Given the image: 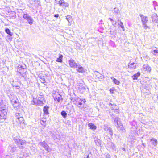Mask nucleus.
Listing matches in <instances>:
<instances>
[{
    "mask_svg": "<svg viewBox=\"0 0 158 158\" xmlns=\"http://www.w3.org/2000/svg\"><path fill=\"white\" fill-rule=\"evenodd\" d=\"M78 92L80 94H82L85 91L87 90H88V89L86 85L82 81V82L78 83Z\"/></svg>",
    "mask_w": 158,
    "mask_h": 158,
    "instance_id": "obj_1",
    "label": "nucleus"
},
{
    "mask_svg": "<svg viewBox=\"0 0 158 158\" xmlns=\"http://www.w3.org/2000/svg\"><path fill=\"white\" fill-rule=\"evenodd\" d=\"M23 17L24 19L27 21L28 23L29 24L31 25L33 24L34 19L32 18L27 13H24L23 15Z\"/></svg>",
    "mask_w": 158,
    "mask_h": 158,
    "instance_id": "obj_2",
    "label": "nucleus"
},
{
    "mask_svg": "<svg viewBox=\"0 0 158 158\" xmlns=\"http://www.w3.org/2000/svg\"><path fill=\"white\" fill-rule=\"evenodd\" d=\"M7 111L6 109L1 108L0 109V118L5 119L6 118Z\"/></svg>",
    "mask_w": 158,
    "mask_h": 158,
    "instance_id": "obj_3",
    "label": "nucleus"
},
{
    "mask_svg": "<svg viewBox=\"0 0 158 158\" xmlns=\"http://www.w3.org/2000/svg\"><path fill=\"white\" fill-rule=\"evenodd\" d=\"M45 101H41L39 99H33L31 101V104L35 105L42 106Z\"/></svg>",
    "mask_w": 158,
    "mask_h": 158,
    "instance_id": "obj_4",
    "label": "nucleus"
},
{
    "mask_svg": "<svg viewBox=\"0 0 158 158\" xmlns=\"http://www.w3.org/2000/svg\"><path fill=\"white\" fill-rule=\"evenodd\" d=\"M68 62L70 67L73 69H76V68H77V65L79 64L76 63L75 60L72 58L68 60Z\"/></svg>",
    "mask_w": 158,
    "mask_h": 158,
    "instance_id": "obj_5",
    "label": "nucleus"
},
{
    "mask_svg": "<svg viewBox=\"0 0 158 158\" xmlns=\"http://www.w3.org/2000/svg\"><path fill=\"white\" fill-rule=\"evenodd\" d=\"M26 67L25 65H24V66H23L22 65L19 64L16 69V71L20 74L23 72H25L24 71L26 70L27 69L25 68Z\"/></svg>",
    "mask_w": 158,
    "mask_h": 158,
    "instance_id": "obj_6",
    "label": "nucleus"
},
{
    "mask_svg": "<svg viewBox=\"0 0 158 158\" xmlns=\"http://www.w3.org/2000/svg\"><path fill=\"white\" fill-rule=\"evenodd\" d=\"M139 16L141 18L142 25H145L148 20V18L147 16H144L141 14H139Z\"/></svg>",
    "mask_w": 158,
    "mask_h": 158,
    "instance_id": "obj_7",
    "label": "nucleus"
},
{
    "mask_svg": "<svg viewBox=\"0 0 158 158\" xmlns=\"http://www.w3.org/2000/svg\"><path fill=\"white\" fill-rule=\"evenodd\" d=\"M40 145L44 148L47 151L50 152L51 150V149L49 147L48 145L44 141L41 142L40 143Z\"/></svg>",
    "mask_w": 158,
    "mask_h": 158,
    "instance_id": "obj_8",
    "label": "nucleus"
},
{
    "mask_svg": "<svg viewBox=\"0 0 158 158\" xmlns=\"http://www.w3.org/2000/svg\"><path fill=\"white\" fill-rule=\"evenodd\" d=\"M76 69L77 71L79 73H84L85 72V69L83 67L79 64Z\"/></svg>",
    "mask_w": 158,
    "mask_h": 158,
    "instance_id": "obj_9",
    "label": "nucleus"
},
{
    "mask_svg": "<svg viewBox=\"0 0 158 158\" xmlns=\"http://www.w3.org/2000/svg\"><path fill=\"white\" fill-rule=\"evenodd\" d=\"M138 66V64L137 63H135L134 62L132 63L130 62L128 65V67L132 69H136Z\"/></svg>",
    "mask_w": 158,
    "mask_h": 158,
    "instance_id": "obj_10",
    "label": "nucleus"
},
{
    "mask_svg": "<svg viewBox=\"0 0 158 158\" xmlns=\"http://www.w3.org/2000/svg\"><path fill=\"white\" fill-rule=\"evenodd\" d=\"M14 140L15 143L18 144L23 145L25 143V142L24 141L18 138H15Z\"/></svg>",
    "mask_w": 158,
    "mask_h": 158,
    "instance_id": "obj_11",
    "label": "nucleus"
},
{
    "mask_svg": "<svg viewBox=\"0 0 158 158\" xmlns=\"http://www.w3.org/2000/svg\"><path fill=\"white\" fill-rule=\"evenodd\" d=\"M60 6H64L65 7H68L69 4L68 3L66 2L63 0H60L58 2V3Z\"/></svg>",
    "mask_w": 158,
    "mask_h": 158,
    "instance_id": "obj_12",
    "label": "nucleus"
},
{
    "mask_svg": "<svg viewBox=\"0 0 158 158\" xmlns=\"http://www.w3.org/2000/svg\"><path fill=\"white\" fill-rule=\"evenodd\" d=\"M152 21L153 22L157 23L158 21V16L156 13L153 14L152 16Z\"/></svg>",
    "mask_w": 158,
    "mask_h": 158,
    "instance_id": "obj_13",
    "label": "nucleus"
},
{
    "mask_svg": "<svg viewBox=\"0 0 158 158\" xmlns=\"http://www.w3.org/2000/svg\"><path fill=\"white\" fill-rule=\"evenodd\" d=\"M11 102L14 107H17L20 105V103L17 100H17L12 99L11 101Z\"/></svg>",
    "mask_w": 158,
    "mask_h": 158,
    "instance_id": "obj_14",
    "label": "nucleus"
},
{
    "mask_svg": "<svg viewBox=\"0 0 158 158\" xmlns=\"http://www.w3.org/2000/svg\"><path fill=\"white\" fill-rule=\"evenodd\" d=\"M114 123L115 124H116L117 127H121L122 126V123H121L120 119L119 118H115L114 120Z\"/></svg>",
    "mask_w": 158,
    "mask_h": 158,
    "instance_id": "obj_15",
    "label": "nucleus"
},
{
    "mask_svg": "<svg viewBox=\"0 0 158 158\" xmlns=\"http://www.w3.org/2000/svg\"><path fill=\"white\" fill-rule=\"evenodd\" d=\"M5 31L6 33L8 35L9 37H11L12 36L13 33L8 28L6 27L5 29Z\"/></svg>",
    "mask_w": 158,
    "mask_h": 158,
    "instance_id": "obj_16",
    "label": "nucleus"
},
{
    "mask_svg": "<svg viewBox=\"0 0 158 158\" xmlns=\"http://www.w3.org/2000/svg\"><path fill=\"white\" fill-rule=\"evenodd\" d=\"M140 72L139 71L138 72L134 74L132 76L133 80H137L138 77L140 76Z\"/></svg>",
    "mask_w": 158,
    "mask_h": 158,
    "instance_id": "obj_17",
    "label": "nucleus"
},
{
    "mask_svg": "<svg viewBox=\"0 0 158 158\" xmlns=\"http://www.w3.org/2000/svg\"><path fill=\"white\" fill-rule=\"evenodd\" d=\"M3 86L4 90L5 91H6V92L10 91L11 88L9 85L5 83L4 84Z\"/></svg>",
    "mask_w": 158,
    "mask_h": 158,
    "instance_id": "obj_18",
    "label": "nucleus"
},
{
    "mask_svg": "<svg viewBox=\"0 0 158 158\" xmlns=\"http://www.w3.org/2000/svg\"><path fill=\"white\" fill-rule=\"evenodd\" d=\"M88 126L90 129L93 130H94L97 128L96 126L92 123H89Z\"/></svg>",
    "mask_w": 158,
    "mask_h": 158,
    "instance_id": "obj_19",
    "label": "nucleus"
},
{
    "mask_svg": "<svg viewBox=\"0 0 158 158\" xmlns=\"http://www.w3.org/2000/svg\"><path fill=\"white\" fill-rule=\"evenodd\" d=\"M54 99H62V96L58 92L53 94Z\"/></svg>",
    "mask_w": 158,
    "mask_h": 158,
    "instance_id": "obj_20",
    "label": "nucleus"
},
{
    "mask_svg": "<svg viewBox=\"0 0 158 158\" xmlns=\"http://www.w3.org/2000/svg\"><path fill=\"white\" fill-rule=\"evenodd\" d=\"M66 19L69 23V25H70L72 20V16L70 15H68L66 16Z\"/></svg>",
    "mask_w": 158,
    "mask_h": 158,
    "instance_id": "obj_21",
    "label": "nucleus"
},
{
    "mask_svg": "<svg viewBox=\"0 0 158 158\" xmlns=\"http://www.w3.org/2000/svg\"><path fill=\"white\" fill-rule=\"evenodd\" d=\"M143 68L145 69L148 72H150L151 70V67L148 64H144L143 66Z\"/></svg>",
    "mask_w": 158,
    "mask_h": 158,
    "instance_id": "obj_22",
    "label": "nucleus"
},
{
    "mask_svg": "<svg viewBox=\"0 0 158 158\" xmlns=\"http://www.w3.org/2000/svg\"><path fill=\"white\" fill-rule=\"evenodd\" d=\"M49 107L47 106H45L43 108V111L45 114L48 115L49 114L48 112Z\"/></svg>",
    "mask_w": 158,
    "mask_h": 158,
    "instance_id": "obj_23",
    "label": "nucleus"
},
{
    "mask_svg": "<svg viewBox=\"0 0 158 158\" xmlns=\"http://www.w3.org/2000/svg\"><path fill=\"white\" fill-rule=\"evenodd\" d=\"M112 80L113 83L117 85H119L120 82L118 80L113 77H112L110 78Z\"/></svg>",
    "mask_w": 158,
    "mask_h": 158,
    "instance_id": "obj_24",
    "label": "nucleus"
},
{
    "mask_svg": "<svg viewBox=\"0 0 158 158\" xmlns=\"http://www.w3.org/2000/svg\"><path fill=\"white\" fill-rule=\"evenodd\" d=\"M25 72H23L22 73H21V74H20V75L23 77L24 79L26 80L27 79V75L28 73L27 72V70H25V71H24Z\"/></svg>",
    "mask_w": 158,
    "mask_h": 158,
    "instance_id": "obj_25",
    "label": "nucleus"
},
{
    "mask_svg": "<svg viewBox=\"0 0 158 158\" xmlns=\"http://www.w3.org/2000/svg\"><path fill=\"white\" fill-rule=\"evenodd\" d=\"M63 56L62 54H60L58 57L56 59V61L58 62L61 63L63 61Z\"/></svg>",
    "mask_w": 158,
    "mask_h": 158,
    "instance_id": "obj_26",
    "label": "nucleus"
},
{
    "mask_svg": "<svg viewBox=\"0 0 158 158\" xmlns=\"http://www.w3.org/2000/svg\"><path fill=\"white\" fill-rule=\"evenodd\" d=\"M77 100L78 101H77L75 103L76 104L77 106L81 105L82 104V102H84L81 99H77Z\"/></svg>",
    "mask_w": 158,
    "mask_h": 158,
    "instance_id": "obj_27",
    "label": "nucleus"
},
{
    "mask_svg": "<svg viewBox=\"0 0 158 158\" xmlns=\"http://www.w3.org/2000/svg\"><path fill=\"white\" fill-rule=\"evenodd\" d=\"M18 120L20 124L24 123V120L23 118L22 117H20L18 118Z\"/></svg>",
    "mask_w": 158,
    "mask_h": 158,
    "instance_id": "obj_28",
    "label": "nucleus"
},
{
    "mask_svg": "<svg viewBox=\"0 0 158 158\" xmlns=\"http://www.w3.org/2000/svg\"><path fill=\"white\" fill-rule=\"evenodd\" d=\"M118 25L124 31V26L123 25V23L121 21H120L119 23H118Z\"/></svg>",
    "mask_w": 158,
    "mask_h": 158,
    "instance_id": "obj_29",
    "label": "nucleus"
},
{
    "mask_svg": "<svg viewBox=\"0 0 158 158\" xmlns=\"http://www.w3.org/2000/svg\"><path fill=\"white\" fill-rule=\"evenodd\" d=\"M113 11H114V13L115 14H118L120 12L119 10L118 9V8L115 7L114 8Z\"/></svg>",
    "mask_w": 158,
    "mask_h": 158,
    "instance_id": "obj_30",
    "label": "nucleus"
},
{
    "mask_svg": "<svg viewBox=\"0 0 158 158\" xmlns=\"http://www.w3.org/2000/svg\"><path fill=\"white\" fill-rule=\"evenodd\" d=\"M109 44L111 46L113 47H115V42L113 41L110 40V41L109 42Z\"/></svg>",
    "mask_w": 158,
    "mask_h": 158,
    "instance_id": "obj_31",
    "label": "nucleus"
},
{
    "mask_svg": "<svg viewBox=\"0 0 158 158\" xmlns=\"http://www.w3.org/2000/svg\"><path fill=\"white\" fill-rule=\"evenodd\" d=\"M151 140L152 141V143L154 146H156L157 144V140L156 139H152Z\"/></svg>",
    "mask_w": 158,
    "mask_h": 158,
    "instance_id": "obj_32",
    "label": "nucleus"
},
{
    "mask_svg": "<svg viewBox=\"0 0 158 158\" xmlns=\"http://www.w3.org/2000/svg\"><path fill=\"white\" fill-rule=\"evenodd\" d=\"M110 33L112 35L114 36L116 34V31L113 30V31H111L110 30Z\"/></svg>",
    "mask_w": 158,
    "mask_h": 158,
    "instance_id": "obj_33",
    "label": "nucleus"
},
{
    "mask_svg": "<svg viewBox=\"0 0 158 158\" xmlns=\"http://www.w3.org/2000/svg\"><path fill=\"white\" fill-rule=\"evenodd\" d=\"M61 114L64 118H65L66 117L67 113L65 111H63L61 112Z\"/></svg>",
    "mask_w": 158,
    "mask_h": 158,
    "instance_id": "obj_34",
    "label": "nucleus"
},
{
    "mask_svg": "<svg viewBox=\"0 0 158 158\" xmlns=\"http://www.w3.org/2000/svg\"><path fill=\"white\" fill-rule=\"evenodd\" d=\"M96 73L95 74L96 77L99 78H100V77H101V75L100 74H99L96 71H95Z\"/></svg>",
    "mask_w": 158,
    "mask_h": 158,
    "instance_id": "obj_35",
    "label": "nucleus"
},
{
    "mask_svg": "<svg viewBox=\"0 0 158 158\" xmlns=\"http://www.w3.org/2000/svg\"><path fill=\"white\" fill-rule=\"evenodd\" d=\"M113 106H114V108L113 107H111L112 110H118V108L117 106H116V105H113Z\"/></svg>",
    "mask_w": 158,
    "mask_h": 158,
    "instance_id": "obj_36",
    "label": "nucleus"
},
{
    "mask_svg": "<svg viewBox=\"0 0 158 158\" xmlns=\"http://www.w3.org/2000/svg\"><path fill=\"white\" fill-rule=\"evenodd\" d=\"M34 2L35 3H37L38 4V5L41 6L40 5V2L39 0H35Z\"/></svg>",
    "mask_w": 158,
    "mask_h": 158,
    "instance_id": "obj_37",
    "label": "nucleus"
},
{
    "mask_svg": "<svg viewBox=\"0 0 158 158\" xmlns=\"http://www.w3.org/2000/svg\"><path fill=\"white\" fill-rule=\"evenodd\" d=\"M152 3H153V5L154 6V7L158 6L157 2L156 1H153L152 2Z\"/></svg>",
    "mask_w": 158,
    "mask_h": 158,
    "instance_id": "obj_38",
    "label": "nucleus"
},
{
    "mask_svg": "<svg viewBox=\"0 0 158 158\" xmlns=\"http://www.w3.org/2000/svg\"><path fill=\"white\" fill-rule=\"evenodd\" d=\"M143 89L141 90V92H143L144 93H146V91L147 90V89L145 88V86H143Z\"/></svg>",
    "mask_w": 158,
    "mask_h": 158,
    "instance_id": "obj_39",
    "label": "nucleus"
},
{
    "mask_svg": "<svg viewBox=\"0 0 158 158\" xmlns=\"http://www.w3.org/2000/svg\"><path fill=\"white\" fill-rule=\"evenodd\" d=\"M115 90V89L114 88H110L109 90V91L110 93L113 94L114 93V91Z\"/></svg>",
    "mask_w": 158,
    "mask_h": 158,
    "instance_id": "obj_40",
    "label": "nucleus"
},
{
    "mask_svg": "<svg viewBox=\"0 0 158 158\" xmlns=\"http://www.w3.org/2000/svg\"><path fill=\"white\" fill-rule=\"evenodd\" d=\"M20 87H21V85L19 86V85H15V87H14V88L13 89H19L20 88Z\"/></svg>",
    "mask_w": 158,
    "mask_h": 158,
    "instance_id": "obj_41",
    "label": "nucleus"
},
{
    "mask_svg": "<svg viewBox=\"0 0 158 158\" xmlns=\"http://www.w3.org/2000/svg\"><path fill=\"white\" fill-rule=\"evenodd\" d=\"M16 116L17 117V118L18 119V118L19 117H21V114L20 113H16Z\"/></svg>",
    "mask_w": 158,
    "mask_h": 158,
    "instance_id": "obj_42",
    "label": "nucleus"
},
{
    "mask_svg": "<svg viewBox=\"0 0 158 158\" xmlns=\"http://www.w3.org/2000/svg\"><path fill=\"white\" fill-rule=\"evenodd\" d=\"M144 28L145 29H146L147 28H149V27L147 25L146 23H145V25H143Z\"/></svg>",
    "mask_w": 158,
    "mask_h": 158,
    "instance_id": "obj_43",
    "label": "nucleus"
},
{
    "mask_svg": "<svg viewBox=\"0 0 158 158\" xmlns=\"http://www.w3.org/2000/svg\"><path fill=\"white\" fill-rule=\"evenodd\" d=\"M40 122L41 124L45 123L46 122V120L45 119H44V120H41L40 121Z\"/></svg>",
    "mask_w": 158,
    "mask_h": 158,
    "instance_id": "obj_44",
    "label": "nucleus"
},
{
    "mask_svg": "<svg viewBox=\"0 0 158 158\" xmlns=\"http://www.w3.org/2000/svg\"><path fill=\"white\" fill-rule=\"evenodd\" d=\"M117 22H115L114 21V22H112V25L114 27H116V24H117Z\"/></svg>",
    "mask_w": 158,
    "mask_h": 158,
    "instance_id": "obj_45",
    "label": "nucleus"
},
{
    "mask_svg": "<svg viewBox=\"0 0 158 158\" xmlns=\"http://www.w3.org/2000/svg\"><path fill=\"white\" fill-rule=\"evenodd\" d=\"M102 21H103L102 20H100V22L99 23V24L100 27H102V24H103V23H102Z\"/></svg>",
    "mask_w": 158,
    "mask_h": 158,
    "instance_id": "obj_46",
    "label": "nucleus"
},
{
    "mask_svg": "<svg viewBox=\"0 0 158 158\" xmlns=\"http://www.w3.org/2000/svg\"><path fill=\"white\" fill-rule=\"evenodd\" d=\"M14 81L13 80V81H12V83H11L12 86L13 87V88H14V87H15V85H16L15 84H14Z\"/></svg>",
    "mask_w": 158,
    "mask_h": 158,
    "instance_id": "obj_47",
    "label": "nucleus"
},
{
    "mask_svg": "<svg viewBox=\"0 0 158 158\" xmlns=\"http://www.w3.org/2000/svg\"><path fill=\"white\" fill-rule=\"evenodd\" d=\"M143 57H145L147 59H148L149 58V57L148 55H144Z\"/></svg>",
    "mask_w": 158,
    "mask_h": 158,
    "instance_id": "obj_48",
    "label": "nucleus"
},
{
    "mask_svg": "<svg viewBox=\"0 0 158 158\" xmlns=\"http://www.w3.org/2000/svg\"><path fill=\"white\" fill-rule=\"evenodd\" d=\"M54 17L56 18H58L59 17V15L58 14H55L54 15Z\"/></svg>",
    "mask_w": 158,
    "mask_h": 158,
    "instance_id": "obj_49",
    "label": "nucleus"
},
{
    "mask_svg": "<svg viewBox=\"0 0 158 158\" xmlns=\"http://www.w3.org/2000/svg\"><path fill=\"white\" fill-rule=\"evenodd\" d=\"M109 19L111 22L112 23L113 22H114V21L112 19L109 18Z\"/></svg>",
    "mask_w": 158,
    "mask_h": 158,
    "instance_id": "obj_50",
    "label": "nucleus"
},
{
    "mask_svg": "<svg viewBox=\"0 0 158 158\" xmlns=\"http://www.w3.org/2000/svg\"><path fill=\"white\" fill-rule=\"evenodd\" d=\"M153 52L154 53H158V50H154Z\"/></svg>",
    "mask_w": 158,
    "mask_h": 158,
    "instance_id": "obj_51",
    "label": "nucleus"
},
{
    "mask_svg": "<svg viewBox=\"0 0 158 158\" xmlns=\"http://www.w3.org/2000/svg\"><path fill=\"white\" fill-rule=\"evenodd\" d=\"M19 83H20V85H22V87H23V84H22L21 82L20 81H19Z\"/></svg>",
    "mask_w": 158,
    "mask_h": 158,
    "instance_id": "obj_52",
    "label": "nucleus"
},
{
    "mask_svg": "<svg viewBox=\"0 0 158 158\" xmlns=\"http://www.w3.org/2000/svg\"><path fill=\"white\" fill-rule=\"evenodd\" d=\"M120 21L119 19H118V20L117 21V23H119V22H120Z\"/></svg>",
    "mask_w": 158,
    "mask_h": 158,
    "instance_id": "obj_53",
    "label": "nucleus"
},
{
    "mask_svg": "<svg viewBox=\"0 0 158 158\" xmlns=\"http://www.w3.org/2000/svg\"><path fill=\"white\" fill-rule=\"evenodd\" d=\"M1 78H2V82L3 81L2 77Z\"/></svg>",
    "mask_w": 158,
    "mask_h": 158,
    "instance_id": "obj_54",
    "label": "nucleus"
},
{
    "mask_svg": "<svg viewBox=\"0 0 158 158\" xmlns=\"http://www.w3.org/2000/svg\"><path fill=\"white\" fill-rule=\"evenodd\" d=\"M49 1V0H45V1H46L47 2H48V1Z\"/></svg>",
    "mask_w": 158,
    "mask_h": 158,
    "instance_id": "obj_55",
    "label": "nucleus"
},
{
    "mask_svg": "<svg viewBox=\"0 0 158 158\" xmlns=\"http://www.w3.org/2000/svg\"><path fill=\"white\" fill-rule=\"evenodd\" d=\"M42 83H46V81H44V82H43Z\"/></svg>",
    "mask_w": 158,
    "mask_h": 158,
    "instance_id": "obj_56",
    "label": "nucleus"
},
{
    "mask_svg": "<svg viewBox=\"0 0 158 158\" xmlns=\"http://www.w3.org/2000/svg\"><path fill=\"white\" fill-rule=\"evenodd\" d=\"M100 79H102V76H101V77H100Z\"/></svg>",
    "mask_w": 158,
    "mask_h": 158,
    "instance_id": "obj_57",
    "label": "nucleus"
},
{
    "mask_svg": "<svg viewBox=\"0 0 158 158\" xmlns=\"http://www.w3.org/2000/svg\"><path fill=\"white\" fill-rule=\"evenodd\" d=\"M101 28L102 29V30H103V29H104V28H103V27H102V28Z\"/></svg>",
    "mask_w": 158,
    "mask_h": 158,
    "instance_id": "obj_58",
    "label": "nucleus"
},
{
    "mask_svg": "<svg viewBox=\"0 0 158 158\" xmlns=\"http://www.w3.org/2000/svg\"><path fill=\"white\" fill-rule=\"evenodd\" d=\"M43 79H43V81H45V79L44 78H43Z\"/></svg>",
    "mask_w": 158,
    "mask_h": 158,
    "instance_id": "obj_59",
    "label": "nucleus"
},
{
    "mask_svg": "<svg viewBox=\"0 0 158 158\" xmlns=\"http://www.w3.org/2000/svg\"><path fill=\"white\" fill-rule=\"evenodd\" d=\"M103 78H104V75L103 76Z\"/></svg>",
    "mask_w": 158,
    "mask_h": 158,
    "instance_id": "obj_60",
    "label": "nucleus"
},
{
    "mask_svg": "<svg viewBox=\"0 0 158 158\" xmlns=\"http://www.w3.org/2000/svg\"><path fill=\"white\" fill-rule=\"evenodd\" d=\"M57 0H55V1H56V2H57Z\"/></svg>",
    "mask_w": 158,
    "mask_h": 158,
    "instance_id": "obj_61",
    "label": "nucleus"
},
{
    "mask_svg": "<svg viewBox=\"0 0 158 158\" xmlns=\"http://www.w3.org/2000/svg\"><path fill=\"white\" fill-rule=\"evenodd\" d=\"M42 94H41L40 96H42Z\"/></svg>",
    "mask_w": 158,
    "mask_h": 158,
    "instance_id": "obj_62",
    "label": "nucleus"
},
{
    "mask_svg": "<svg viewBox=\"0 0 158 158\" xmlns=\"http://www.w3.org/2000/svg\"><path fill=\"white\" fill-rule=\"evenodd\" d=\"M42 94H41L40 96H42Z\"/></svg>",
    "mask_w": 158,
    "mask_h": 158,
    "instance_id": "obj_63",
    "label": "nucleus"
},
{
    "mask_svg": "<svg viewBox=\"0 0 158 158\" xmlns=\"http://www.w3.org/2000/svg\"><path fill=\"white\" fill-rule=\"evenodd\" d=\"M157 97H158V96Z\"/></svg>",
    "mask_w": 158,
    "mask_h": 158,
    "instance_id": "obj_64",
    "label": "nucleus"
}]
</instances>
